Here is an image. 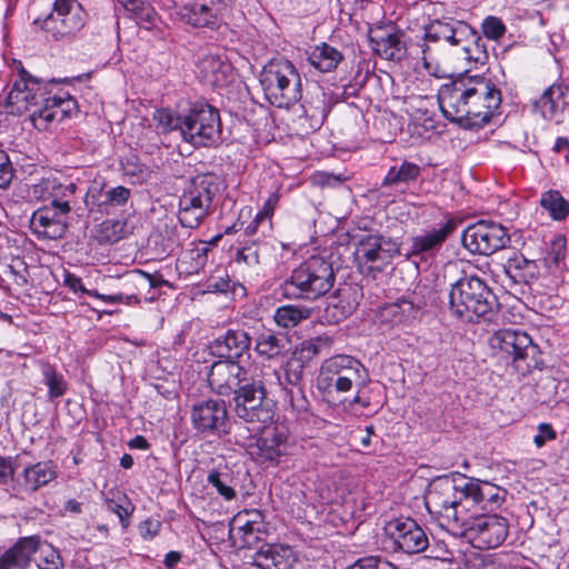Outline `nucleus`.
<instances>
[{
	"label": "nucleus",
	"mask_w": 569,
	"mask_h": 569,
	"mask_svg": "<svg viewBox=\"0 0 569 569\" xmlns=\"http://www.w3.org/2000/svg\"><path fill=\"white\" fill-rule=\"evenodd\" d=\"M302 376L303 365L299 361H292L286 366L283 380L279 378V381L288 388H301Z\"/></svg>",
	"instance_id": "nucleus-52"
},
{
	"label": "nucleus",
	"mask_w": 569,
	"mask_h": 569,
	"mask_svg": "<svg viewBox=\"0 0 569 569\" xmlns=\"http://www.w3.org/2000/svg\"><path fill=\"white\" fill-rule=\"evenodd\" d=\"M335 281L332 263L322 257L312 256L291 271L277 293L286 299L316 300L329 292Z\"/></svg>",
	"instance_id": "nucleus-3"
},
{
	"label": "nucleus",
	"mask_w": 569,
	"mask_h": 569,
	"mask_svg": "<svg viewBox=\"0 0 569 569\" xmlns=\"http://www.w3.org/2000/svg\"><path fill=\"white\" fill-rule=\"evenodd\" d=\"M472 39V46H463V50L467 53V59L475 60L476 62L483 63V60L488 59V53L485 49V43L481 38L476 34Z\"/></svg>",
	"instance_id": "nucleus-59"
},
{
	"label": "nucleus",
	"mask_w": 569,
	"mask_h": 569,
	"mask_svg": "<svg viewBox=\"0 0 569 569\" xmlns=\"http://www.w3.org/2000/svg\"><path fill=\"white\" fill-rule=\"evenodd\" d=\"M569 92V87L556 82L549 86L533 103V109L540 113L545 120L560 122V116L563 107L560 108L559 101L563 100Z\"/></svg>",
	"instance_id": "nucleus-31"
},
{
	"label": "nucleus",
	"mask_w": 569,
	"mask_h": 569,
	"mask_svg": "<svg viewBox=\"0 0 569 569\" xmlns=\"http://www.w3.org/2000/svg\"><path fill=\"white\" fill-rule=\"evenodd\" d=\"M19 79L14 81L7 97V112L12 116H21L31 111L32 107L40 104V97L50 93L48 88L51 83L67 82V79H51L44 82L42 79L30 74L19 62Z\"/></svg>",
	"instance_id": "nucleus-14"
},
{
	"label": "nucleus",
	"mask_w": 569,
	"mask_h": 569,
	"mask_svg": "<svg viewBox=\"0 0 569 569\" xmlns=\"http://www.w3.org/2000/svg\"><path fill=\"white\" fill-rule=\"evenodd\" d=\"M491 343L511 358L513 367L522 376L542 366L539 347L523 331L499 330L493 335Z\"/></svg>",
	"instance_id": "nucleus-10"
},
{
	"label": "nucleus",
	"mask_w": 569,
	"mask_h": 569,
	"mask_svg": "<svg viewBox=\"0 0 569 569\" xmlns=\"http://www.w3.org/2000/svg\"><path fill=\"white\" fill-rule=\"evenodd\" d=\"M420 172L421 169L418 164L403 160L388 170L381 187L397 189L400 186L409 184L419 178Z\"/></svg>",
	"instance_id": "nucleus-36"
},
{
	"label": "nucleus",
	"mask_w": 569,
	"mask_h": 569,
	"mask_svg": "<svg viewBox=\"0 0 569 569\" xmlns=\"http://www.w3.org/2000/svg\"><path fill=\"white\" fill-rule=\"evenodd\" d=\"M465 479L452 476H439L431 480L425 496V505L429 513L439 516L445 522L441 526L458 529L468 512Z\"/></svg>",
	"instance_id": "nucleus-4"
},
{
	"label": "nucleus",
	"mask_w": 569,
	"mask_h": 569,
	"mask_svg": "<svg viewBox=\"0 0 569 569\" xmlns=\"http://www.w3.org/2000/svg\"><path fill=\"white\" fill-rule=\"evenodd\" d=\"M40 104L32 107L30 119L38 130H46L48 126L57 120L71 118L72 112L77 110L78 102L68 92H60L42 96L39 99Z\"/></svg>",
	"instance_id": "nucleus-20"
},
{
	"label": "nucleus",
	"mask_w": 569,
	"mask_h": 569,
	"mask_svg": "<svg viewBox=\"0 0 569 569\" xmlns=\"http://www.w3.org/2000/svg\"><path fill=\"white\" fill-rule=\"evenodd\" d=\"M107 182L93 180L84 193V204L91 214H110L107 199Z\"/></svg>",
	"instance_id": "nucleus-39"
},
{
	"label": "nucleus",
	"mask_w": 569,
	"mask_h": 569,
	"mask_svg": "<svg viewBox=\"0 0 569 569\" xmlns=\"http://www.w3.org/2000/svg\"><path fill=\"white\" fill-rule=\"evenodd\" d=\"M453 28V22L435 20L426 27L425 39L427 41L437 42L448 38L449 32Z\"/></svg>",
	"instance_id": "nucleus-53"
},
{
	"label": "nucleus",
	"mask_w": 569,
	"mask_h": 569,
	"mask_svg": "<svg viewBox=\"0 0 569 569\" xmlns=\"http://www.w3.org/2000/svg\"><path fill=\"white\" fill-rule=\"evenodd\" d=\"M503 271L511 289L526 293L531 284L539 279L540 268L536 260L526 258L522 253L513 251L503 263Z\"/></svg>",
	"instance_id": "nucleus-24"
},
{
	"label": "nucleus",
	"mask_w": 569,
	"mask_h": 569,
	"mask_svg": "<svg viewBox=\"0 0 569 569\" xmlns=\"http://www.w3.org/2000/svg\"><path fill=\"white\" fill-rule=\"evenodd\" d=\"M264 247L266 243H262L259 238L247 241L237 250L236 261L243 262L249 267H257L260 263L261 251Z\"/></svg>",
	"instance_id": "nucleus-46"
},
{
	"label": "nucleus",
	"mask_w": 569,
	"mask_h": 569,
	"mask_svg": "<svg viewBox=\"0 0 569 569\" xmlns=\"http://www.w3.org/2000/svg\"><path fill=\"white\" fill-rule=\"evenodd\" d=\"M342 59L343 54L338 49L326 42L316 46L308 57L311 66L321 72H330L335 70Z\"/></svg>",
	"instance_id": "nucleus-37"
},
{
	"label": "nucleus",
	"mask_w": 569,
	"mask_h": 569,
	"mask_svg": "<svg viewBox=\"0 0 569 569\" xmlns=\"http://www.w3.org/2000/svg\"><path fill=\"white\" fill-rule=\"evenodd\" d=\"M192 428L204 436L223 438L231 432L227 402L222 399H207L196 402L190 413Z\"/></svg>",
	"instance_id": "nucleus-17"
},
{
	"label": "nucleus",
	"mask_w": 569,
	"mask_h": 569,
	"mask_svg": "<svg viewBox=\"0 0 569 569\" xmlns=\"http://www.w3.org/2000/svg\"><path fill=\"white\" fill-rule=\"evenodd\" d=\"M70 212L67 202H50L32 213L30 228L39 237L60 239L67 232Z\"/></svg>",
	"instance_id": "nucleus-19"
},
{
	"label": "nucleus",
	"mask_w": 569,
	"mask_h": 569,
	"mask_svg": "<svg viewBox=\"0 0 569 569\" xmlns=\"http://www.w3.org/2000/svg\"><path fill=\"white\" fill-rule=\"evenodd\" d=\"M457 535L467 538L473 547L486 550L501 546L509 532L507 518L499 515H479L463 518Z\"/></svg>",
	"instance_id": "nucleus-11"
},
{
	"label": "nucleus",
	"mask_w": 569,
	"mask_h": 569,
	"mask_svg": "<svg viewBox=\"0 0 569 569\" xmlns=\"http://www.w3.org/2000/svg\"><path fill=\"white\" fill-rule=\"evenodd\" d=\"M224 180L216 172L198 173L189 179L179 199L178 219L182 227L194 229L212 213Z\"/></svg>",
	"instance_id": "nucleus-2"
},
{
	"label": "nucleus",
	"mask_w": 569,
	"mask_h": 569,
	"mask_svg": "<svg viewBox=\"0 0 569 569\" xmlns=\"http://www.w3.org/2000/svg\"><path fill=\"white\" fill-rule=\"evenodd\" d=\"M332 345V339L327 336H319L301 343L300 355L302 358L311 359L318 356L323 349H329Z\"/></svg>",
	"instance_id": "nucleus-50"
},
{
	"label": "nucleus",
	"mask_w": 569,
	"mask_h": 569,
	"mask_svg": "<svg viewBox=\"0 0 569 569\" xmlns=\"http://www.w3.org/2000/svg\"><path fill=\"white\" fill-rule=\"evenodd\" d=\"M248 373L238 361L220 359L211 365L207 379L213 392L228 397L236 392Z\"/></svg>",
	"instance_id": "nucleus-22"
},
{
	"label": "nucleus",
	"mask_w": 569,
	"mask_h": 569,
	"mask_svg": "<svg viewBox=\"0 0 569 569\" xmlns=\"http://www.w3.org/2000/svg\"><path fill=\"white\" fill-rule=\"evenodd\" d=\"M57 477V465L52 460H46L27 466L17 478V483L23 491L34 493Z\"/></svg>",
	"instance_id": "nucleus-29"
},
{
	"label": "nucleus",
	"mask_w": 569,
	"mask_h": 569,
	"mask_svg": "<svg viewBox=\"0 0 569 569\" xmlns=\"http://www.w3.org/2000/svg\"><path fill=\"white\" fill-rule=\"evenodd\" d=\"M289 432L283 425H270L262 429L254 445L250 446V455L261 463L278 465L287 455Z\"/></svg>",
	"instance_id": "nucleus-21"
},
{
	"label": "nucleus",
	"mask_w": 569,
	"mask_h": 569,
	"mask_svg": "<svg viewBox=\"0 0 569 569\" xmlns=\"http://www.w3.org/2000/svg\"><path fill=\"white\" fill-rule=\"evenodd\" d=\"M482 32L490 40H499L506 33V26L500 18L489 16L482 22Z\"/></svg>",
	"instance_id": "nucleus-56"
},
{
	"label": "nucleus",
	"mask_w": 569,
	"mask_h": 569,
	"mask_svg": "<svg viewBox=\"0 0 569 569\" xmlns=\"http://www.w3.org/2000/svg\"><path fill=\"white\" fill-rule=\"evenodd\" d=\"M40 547L41 538L38 535L19 538L0 556V569H26Z\"/></svg>",
	"instance_id": "nucleus-28"
},
{
	"label": "nucleus",
	"mask_w": 569,
	"mask_h": 569,
	"mask_svg": "<svg viewBox=\"0 0 569 569\" xmlns=\"http://www.w3.org/2000/svg\"><path fill=\"white\" fill-rule=\"evenodd\" d=\"M352 569H398L390 561L381 557H367L359 559Z\"/></svg>",
	"instance_id": "nucleus-61"
},
{
	"label": "nucleus",
	"mask_w": 569,
	"mask_h": 569,
	"mask_svg": "<svg viewBox=\"0 0 569 569\" xmlns=\"http://www.w3.org/2000/svg\"><path fill=\"white\" fill-rule=\"evenodd\" d=\"M19 79L14 81L7 97V112L12 116H21L31 111L32 107L40 104V97L50 93L48 88L51 83L67 82V79H51L44 82L42 79L30 74L19 62Z\"/></svg>",
	"instance_id": "nucleus-13"
},
{
	"label": "nucleus",
	"mask_w": 569,
	"mask_h": 569,
	"mask_svg": "<svg viewBox=\"0 0 569 569\" xmlns=\"http://www.w3.org/2000/svg\"><path fill=\"white\" fill-rule=\"evenodd\" d=\"M472 80L473 76L467 70L440 87L438 91L439 107L449 121L462 126V120H466V117L470 113L468 109L469 99L473 94H482L481 91L477 92L476 89L471 88ZM480 90H482V87Z\"/></svg>",
	"instance_id": "nucleus-12"
},
{
	"label": "nucleus",
	"mask_w": 569,
	"mask_h": 569,
	"mask_svg": "<svg viewBox=\"0 0 569 569\" xmlns=\"http://www.w3.org/2000/svg\"><path fill=\"white\" fill-rule=\"evenodd\" d=\"M284 401L291 407V410L298 417H306L310 410V402L301 388H288L283 387Z\"/></svg>",
	"instance_id": "nucleus-48"
},
{
	"label": "nucleus",
	"mask_w": 569,
	"mask_h": 569,
	"mask_svg": "<svg viewBox=\"0 0 569 569\" xmlns=\"http://www.w3.org/2000/svg\"><path fill=\"white\" fill-rule=\"evenodd\" d=\"M131 190L124 186L110 187L107 183V199L110 214L119 207H123L130 199Z\"/></svg>",
	"instance_id": "nucleus-51"
},
{
	"label": "nucleus",
	"mask_w": 569,
	"mask_h": 569,
	"mask_svg": "<svg viewBox=\"0 0 569 569\" xmlns=\"http://www.w3.org/2000/svg\"><path fill=\"white\" fill-rule=\"evenodd\" d=\"M124 223L119 220L109 219L100 224L101 238L110 243L117 242L122 238Z\"/></svg>",
	"instance_id": "nucleus-55"
},
{
	"label": "nucleus",
	"mask_w": 569,
	"mask_h": 569,
	"mask_svg": "<svg viewBox=\"0 0 569 569\" xmlns=\"http://www.w3.org/2000/svg\"><path fill=\"white\" fill-rule=\"evenodd\" d=\"M182 139L193 147H212L221 140L219 110L208 102L197 101L183 109Z\"/></svg>",
	"instance_id": "nucleus-6"
},
{
	"label": "nucleus",
	"mask_w": 569,
	"mask_h": 569,
	"mask_svg": "<svg viewBox=\"0 0 569 569\" xmlns=\"http://www.w3.org/2000/svg\"><path fill=\"white\" fill-rule=\"evenodd\" d=\"M385 532L395 551L416 555L429 548L425 530L411 518L390 520L385 527Z\"/></svg>",
	"instance_id": "nucleus-18"
},
{
	"label": "nucleus",
	"mask_w": 569,
	"mask_h": 569,
	"mask_svg": "<svg viewBox=\"0 0 569 569\" xmlns=\"http://www.w3.org/2000/svg\"><path fill=\"white\" fill-rule=\"evenodd\" d=\"M539 203L555 221H563L569 216V201L558 190L543 192Z\"/></svg>",
	"instance_id": "nucleus-40"
},
{
	"label": "nucleus",
	"mask_w": 569,
	"mask_h": 569,
	"mask_svg": "<svg viewBox=\"0 0 569 569\" xmlns=\"http://www.w3.org/2000/svg\"><path fill=\"white\" fill-rule=\"evenodd\" d=\"M4 274L12 278L14 286L22 288L29 282V267L23 259L16 257L4 267Z\"/></svg>",
	"instance_id": "nucleus-49"
},
{
	"label": "nucleus",
	"mask_w": 569,
	"mask_h": 569,
	"mask_svg": "<svg viewBox=\"0 0 569 569\" xmlns=\"http://www.w3.org/2000/svg\"><path fill=\"white\" fill-rule=\"evenodd\" d=\"M353 240L359 266L373 277L391 266L396 257L402 256V244L378 231L357 234Z\"/></svg>",
	"instance_id": "nucleus-7"
},
{
	"label": "nucleus",
	"mask_w": 569,
	"mask_h": 569,
	"mask_svg": "<svg viewBox=\"0 0 569 569\" xmlns=\"http://www.w3.org/2000/svg\"><path fill=\"white\" fill-rule=\"evenodd\" d=\"M182 20L194 28L217 29L220 20L217 10L202 2H192L183 7Z\"/></svg>",
	"instance_id": "nucleus-34"
},
{
	"label": "nucleus",
	"mask_w": 569,
	"mask_h": 569,
	"mask_svg": "<svg viewBox=\"0 0 569 569\" xmlns=\"http://www.w3.org/2000/svg\"><path fill=\"white\" fill-rule=\"evenodd\" d=\"M107 507L111 512L116 513L119 517L120 523L123 528H127L129 526V517L133 511V507L131 506L130 502H128V506L124 507L119 502L109 500L107 502Z\"/></svg>",
	"instance_id": "nucleus-62"
},
{
	"label": "nucleus",
	"mask_w": 569,
	"mask_h": 569,
	"mask_svg": "<svg viewBox=\"0 0 569 569\" xmlns=\"http://www.w3.org/2000/svg\"><path fill=\"white\" fill-rule=\"evenodd\" d=\"M251 338L243 329H228L217 336L209 345L210 353L221 360L238 361L249 356Z\"/></svg>",
	"instance_id": "nucleus-25"
},
{
	"label": "nucleus",
	"mask_w": 569,
	"mask_h": 569,
	"mask_svg": "<svg viewBox=\"0 0 569 569\" xmlns=\"http://www.w3.org/2000/svg\"><path fill=\"white\" fill-rule=\"evenodd\" d=\"M259 81L266 99L273 107L289 109L302 98L301 76L287 59L270 60L263 66Z\"/></svg>",
	"instance_id": "nucleus-5"
},
{
	"label": "nucleus",
	"mask_w": 569,
	"mask_h": 569,
	"mask_svg": "<svg viewBox=\"0 0 569 569\" xmlns=\"http://www.w3.org/2000/svg\"><path fill=\"white\" fill-rule=\"evenodd\" d=\"M251 558L260 569H291L297 561L293 549L282 543H262Z\"/></svg>",
	"instance_id": "nucleus-26"
},
{
	"label": "nucleus",
	"mask_w": 569,
	"mask_h": 569,
	"mask_svg": "<svg viewBox=\"0 0 569 569\" xmlns=\"http://www.w3.org/2000/svg\"><path fill=\"white\" fill-rule=\"evenodd\" d=\"M400 38L401 32H388L382 26L370 30L368 34L372 50L380 58L391 61H400L405 56V48Z\"/></svg>",
	"instance_id": "nucleus-30"
},
{
	"label": "nucleus",
	"mask_w": 569,
	"mask_h": 569,
	"mask_svg": "<svg viewBox=\"0 0 569 569\" xmlns=\"http://www.w3.org/2000/svg\"><path fill=\"white\" fill-rule=\"evenodd\" d=\"M456 217L446 214L443 220L429 230L407 239L408 248L402 251L406 260L416 264L433 261L440 253L446 241L456 232L459 226Z\"/></svg>",
	"instance_id": "nucleus-9"
},
{
	"label": "nucleus",
	"mask_w": 569,
	"mask_h": 569,
	"mask_svg": "<svg viewBox=\"0 0 569 569\" xmlns=\"http://www.w3.org/2000/svg\"><path fill=\"white\" fill-rule=\"evenodd\" d=\"M63 567L64 562L56 548L48 545L47 550H41L38 563L39 569H63Z\"/></svg>",
	"instance_id": "nucleus-54"
},
{
	"label": "nucleus",
	"mask_w": 569,
	"mask_h": 569,
	"mask_svg": "<svg viewBox=\"0 0 569 569\" xmlns=\"http://www.w3.org/2000/svg\"><path fill=\"white\" fill-rule=\"evenodd\" d=\"M78 190L74 182L67 184L60 183L57 179H42L39 183L33 184L32 193L38 199H51L50 202H67L72 209V198Z\"/></svg>",
	"instance_id": "nucleus-32"
},
{
	"label": "nucleus",
	"mask_w": 569,
	"mask_h": 569,
	"mask_svg": "<svg viewBox=\"0 0 569 569\" xmlns=\"http://www.w3.org/2000/svg\"><path fill=\"white\" fill-rule=\"evenodd\" d=\"M238 530L242 532V546L243 548H253L257 542L261 540V535H264L267 530L259 529L258 526L240 525Z\"/></svg>",
	"instance_id": "nucleus-57"
},
{
	"label": "nucleus",
	"mask_w": 569,
	"mask_h": 569,
	"mask_svg": "<svg viewBox=\"0 0 569 569\" xmlns=\"http://www.w3.org/2000/svg\"><path fill=\"white\" fill-rule=\"evenodd\" d=\"M153 120L157 123V128L162 133H169L178 130L182 136V121L184 120L183 110L174 112L169 108H160L154 111Z\"/></svg>",
	"instance_id": "nucleus-45"
},
{
	"label": "nucleus",
	"mask_w": 569,
	"mask_h": 569,
	"mask_svg": "<svg viewBox=\"0 0 569 569\" xmlns=\"http://www.w3.org/2000/svg\"><path fill=\"white\" fill-rule=\"evenodd\" d=\"M87 22V12L77 0H54L52 10L44 18L36 19L32 24L43 31L48 38L60 41L71 38Z\"/></svg>",
	"instance_id": "nucleus-8"
},
{
	"label": "nucleus",
	"mask_w": 569,
	"mask_h": 569,
	"mask_svg": "<svg viewBox=\"0 0 569 569\" xmlns=\"http://www.w3.org/2000/svg\"><path fill=\"white\" fill-rule=\"evenodd\" d=\"M133 19L140 27L150 30L156 26L158 14L151 4L146 2Z\"/></svg>",
	"instance_id": "nucleus-58"
},
{
	"label": "nucleus",
	"mask_w": 569,
	"mask_h": 569,
	"mask_svg": "<svg viewBox=\"0 0 569 569\" xmlns=\"http://www.w3.org/2000/svg\"><path fill=\"white\" fill-rule=\"evenodd\" d=\"M42 381L48 388L50 400L61 398L68 390V383L62 373L48 362L41 363Z\"/></svg>",
	"instance_id": "nucleus-44"
},
{
	"label": "nucleus",
	"mask_w": 569,
	"mask_h": 569,
	"mask_svg": "<svg viewBox=\"0 0 569 569\" xmlns=\"http://www.w3.org/2000/svg\"><path fill=\"white\" fill-rule=\"evenodd\" d=\"M448 299L451 317L466 323L492 321L499 308L493 291L477 276H466L452 283Z\"/></svg>",
	"instance_id": "nucleus-1"
},
{
	"label": "nucleus",
	"mask_w": 569,
	"mask_h": 569,
	"mask_svg": "<svg viewBox=\"0 0 569 569\" xmlns=\"http://www.w3.org/2000/svg\"><path fill=\"white\" fill-rule=\"evenodd\" d=\"M207 482L216 488L218 493L228 501L237 496L233 488L232 471L227 465L211 470L207 477Z\"/></svg>",
	"instance_id": "nucleus-41"
},
{
	"label": "nucleus",
	"mask_w": 569,
	"mask_h": 569,
	"mask_svg": "<svg viewBox=\"0 0 569 569\" xmlns=\"http://www.w3.org/2000/svg\"><path fill=\"white\" fill-rule=\"evenodd\" d=\"M482 87V94H473L469 99L468 109L470 113L462 120V127L469 129L482 128L490 122L496 111L501 106V91L489 79L483 76H473L471 88L480 91Z\"/></svg>",
	"instance_id": "nucleus-16"
},
{
	"label": "nucleus",
	"mask_w": 569,
	"mask_h": 569,
	"mask_svg": "<svg viewBox=\"0 0 569 569\" xmlns=\"http://www.w3.org/2000/svg\"><path fill=\"white\" fill-rule=\"evenodd\" d=\"M461 241L469 252L490 256L510 243V234L501 223L480 220L463 230Z\"/></svg>",
	"instance_id": "nucleus-15"
},
{
	"label": "nucleus",
	"mask_w": 569,
	"mask_h": 569,
	"mask_svg": "<svg viewBox=\"0 0 569 569\" xmlns=\"http://www.w3.org/2000/svg\"><path fill=\"white\" fill-rule=\"evenodd\" d=\"M267 399V390L262 380L252 378L249 373L243 379L241 386L233 393V405L246 403L248 401Z\"/></svg>",
	"instance_id": "nucleus-43"
},
{
	"label": "nucleus",
	"mask_w": 569,
	"mask_h": 569,
	"mask_svg": "<svg viewBox=\"0 0 569 569\" xmlns=\"http://www.w3.org/2000/svg\"><path fill=\"white\" fill-rule=\"evenodd\" d=\"M63 284L74 293L81 292L88 295L89 290L83 286L81 278L70 271L64 270Z\"/></svg>",
	"instance_id": "nucleus-64"
},
{
	"label": "nucleus",
	"mask_w": 569,
	"mask_h": 569,
	"mask_svg": "<svg viewBox=\"0 0 569 569\" xmlns=\"http://www.w3.org/2000/svg\"><path fill=\"white\" fill-rule=\"evenodd\" d=\"M320 369L326 370L328 375H336L348 382L355 383L358 388L365 386L368 379V371L365 366L356 358L348 355H337L326 359Z\"/></svg>",
	"instance_id": "nucleus-27"
},
{
	"label": "nucleus",
	"mask_w": 569,
	"mask_h": 569,
	"mask_svg": "<svg viewBox=\"0 0 569 569\" xmlns=\"http://www.w3.org/2000/svg\"><path fill=\"white\" fill-rule=\"evenodd\" d=\"M311 309L301 306L286 305L276 309L273 319L282 328L289 329L309 319Z\"/></svg>",
	"instance_id": "nucleus-42"
},
{
	"label": "nucleus",
	"mask_w": 569,
	"mask_h": 569,
	"mask_svg": "<svg viewBox=\"0 0 569 569\" xmlns=\"http://www.w3.org/2000/svg\"><path fill=\"white\" fill-rule=\"evenodd\" d=\"M465 490L467 491L468 511L475 508L490 511L498 509L505 502L508 493L505 488L473 478L465 479Z\"/></svg>",
	"instance_id": "nucleus-23"
},
{
	"label": "nucleus",
	"mask_w": 569,
	"mask_h": 569,
	"mask_svg": "<svg viewBox=\"0 0 569 569\" xmlns=\"http://www.w3.org/2000/svg\"><path fill=\"white\" fill-rule=\"evenodd\" d=\"M355 383L348 382V379L337 377L336 375H328L326 370L320 369L317 379V386L322 393L326 401L337 406L338 402L347 400L346 393L349 392Z\"/></svg>",
	"instance_id": "nucleus-33"
},
{
	"label": "nucleus",
	"mask_w": 569,
	"mask_h": 569,
	"mask_svg": "<svg viewBox=\"0 0 569 569\" xmlns=\"http://www.w3.org/2000/svg\"><path fill=\"white\" fill-rule=\"evenodd\" d=\"M204 288L207 292L211 293H228L237 295L238 290L243 292L244 287L239 282L232 280L229 274L210 277L204 282Z\"/></svg>",
	"instance_id": "nucleus-47"
},
{
	"label": "nucleus",
	"mask_w": 569,
	"mask_h": 569,
	"mask_svg": "<svg viewBox=\"0 0 569 569\" xmlns=\"http://www.w3.org/2000/svg\"><path fill=\"white\" fill-rule=\"evenodd\" d=\"M288 345L286 335L274 333L271 330H264L256 338L254 350L266 359H273L280 356Z\"/></svg>",
	"instance_id": "nucleus-38"
},
{
	"label": "nucleus",
	"mask_w": 569,
	"mask_h": 569,
	"mask_svg": "<svg viewBox=\"0 0 569 569\" xmlns=\"http://www.w3.org/2000/svg\"><path fill=\"white\" fill-rule=\"evenodd\" d=\"M557 433L550 423L542 422L538 426V433L533 438V442L538 448L546 445L548 440H555Z\"/></svg>",
	"instance_id": "nucleus-63"
},
{
	"label": "nucleus",
	"mask_w": 569,
	"mask_h": 569,
	"mask_svg": "<svg viewBox=\"0 0 569 569\" xmlns=\"http://www.w3.org/2000/svg\"><path fill=\"white\" fill-rule=\"evenodd\" d=\"M236 416L249 423H267L272 419V409L268 399H257L233 406Z\"/></svg>",
	"instance_id": "nucleus-35"
},
{
	"label": "nucleus",
	"mask_w": 569,
	"mask_h": 569,
	"mask_svg": "<svg viewBox=\"0 0 569 569\" xmlns=\"http://www.w3.org/2000/svg\"><path fill=\"white\" fill-rule=\"evenodd\" d=\"M13 178V167L8 153L0 150V189H7Z\"/></svg>",
	"instance_id": "nucleus-60"
}]
</instances>
